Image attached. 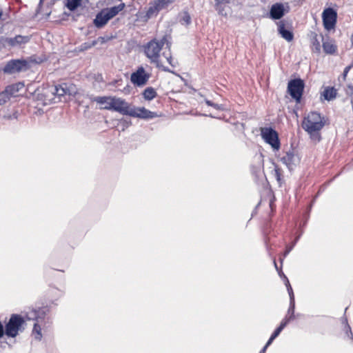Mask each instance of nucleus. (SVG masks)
Returning a JSON list of instances; mask_svg holds the SVG:
<instances>
[{
    "label": "nucleus",
    "mask_w": 353,
    "mask_h": 353,
    "mask_svg": "<svg viewBox=\"0 0 353 353\" xmlns=\"http://www.w3.org/2000/svg\"><path fill=\"white\" fill-rule=\"evenodd\" d=\"M157 4L159 8L162 10L168 7L170 4L174 2V0H154Z\"/></svg>",
    "instance_id": "nucleus-29"
},
{
    "label": "nucleus",
    "mask_w": 353,
    "mask_h": 353,
    "mask_svg": "<svg viewBox=\"0 0 353 353\" xmlns=\"http://www.w3.org/2000/svg\"><path fill=\"white\" fill-rule=\"evenodd\" d=\"M6 41L8 42V46L17 47L28 43L30 41V37L17 35L14 37H8V40Z\"/></svg>",
    "instance_id": "nucleus-15"
},
{
    "label": "nucleus",
    "mask_w": 353,
    "mask_h": 353,
    "mask_svg": "<svg viewBox=\"0 0 353 353\" xmlns=\"http://www.w3.org/2000/svg\"><path fill=\"white\" fill-rule=\"evenodd\" d=\"M345 323H347V319L345 320ZM346 333L347 334V336H350L351 337V339H353V334L351 331V328L350 327V325L348 324H347V331H346Z\"/></svg>",
    "instance_id": "nucleus-39"
},
{
    "label": "nucleus",
    "mask_w": 353,
    "mask_h": 353,
    "mask_svg": "<svg viewBox=\"0 0 353 353\" xmlns=\"http://www.w3.org/2000/svg\"><path fill=\"white\" fill-rule=\"evenodd\" d=\"M348 88L350 90V95L351 98L353 97V85H348Z\"/></svg>",
    "instance_id": "nucleus-46"
},
{
    "label": "nucleus",
    "mask_w": 353,
    "mask_h": 353,
    "mask_svg": "<svg viewBox=\"0 0 353 353\" xmlns=\"http://www.w3.org/2000/svg\"><path fill=\"white\" fill-rule=\"evenodd\" d=\"M285 317L291 321L294 320L296 319L294 311L288 309Z\"/></svg>",
    "instance_id": "nucleus-35"
},
{
    "label": "nucleus",
    "mask_w": 353,
    "mask_h": 353,
    "mask_svg": "<svg viewBox=\"0 0 353 353\" xmlns=\"http://www.w3.org/2000/svg\"><path fill=\"white\" fill-rule=\"evenodd\" d=\"M322 38H323V36ZM322 47L324 52L328 54H334L337 50V46L335 44V42L333 40L330 39L328 37L326 39H323Z\"/></svg>",
    "instance_id": "nucleus-17"
},
{
    "label": "nucleus",
    "mask_w": 353,
    "mask_h": 353,
    "mask_svg": "<svg viewBox=\"0 0 353 353\" xmlns=\"http://www.w3.org/2000/svg\"><path fill=\"white\" fill-rule=\"evenodd\" d=\"M82 0H66L65 6L70 11L75 10L81 6Z\"/></svg>",
    "instance_id": "nucleus-27"
},
{
    "label": "nucleus",
    "mask_w": 353,
    "mask_h": 353,
    "mask_svg": "<svg viewBox=\"0 0 353 353\" xmlns=\"http://www.w3.org/2000/svg\"><path fill=\"white\" fill-rule=\"evenodd\" d=\"M267 348H268L267 347L264 346V347L261 349V350L259 352V353H265Z\"/></svg>",
    "instance_id": "nucleus-50"
},
{
    "label": "nucleus",
    "mask_w": 353,
    "mask_h": 353,
    "mask_svg": "<svg viewBox=\"0 0 353 353\" xmlns=\"http://www.w3.org/2000/svg\"><path fill=\"white\" fill-rule=\"evenodd\" d=\"M324 99L328 101L333 100L336 96V90L333 87H327L323 92Z\"/></svg>",
    "instance_id": "nucleus-24"
},
{
    "label": "nucleus",
    "mask_w": 353,
    "mask_h": 353,
    "mask_svg": "<svg viewBox=\"0 0 353 353\" xmlns=\"http://www.w3.org/2000/svg\"><path fill=\"white\" fill-rule=\"evenodd\" d=\"M43 311L39 309L38 311L34 310L32 311L31 314V316L28 317V319H32L36 321V322L34 323V327H33V334H34V336L37 339H41L42 337L41 334V326L39 325V323H42L43 318L42 317V315L43 314Z\"/></svg>",
    "instance_id": "nucleus-12"
},
{
    "label": "nucleus",
    "mask_w": 353,
    "mask_h": 353,
    "mask_svg": "<svg viewBox=\"0 0 353 353\" xmlns=\"http://www.w3.org/2000/svg\"><path fill=\"white\" fill-rule=\"evenodd\" d=\"M5 334V327L3 323L0 321V338L3 337Z\"/></svg>",
    "instance_id": "nucleus-40"
},
{
    "label": "nucleus",
    "mask_w": 353,
    "mask_h": 353,
    "mask_svg": "<svg viewBox=\"0 0 353 353\" xmlns=\"http://www.w3.org/2000/svg\"><path fill=\"white\" fill-rule=\"evenodd\" d=\"M108 100V99H106ZM110 101V99H109ZM110 103L108 107H103V109L113 110L123 115H128L130 110V105L125 100L121 98H117L114 97L113 99H110Z\"/></svg>",
    "instance_id": "nucleus-6"
},
{
    "label": "nucleus",
    "mask_w": 353,
    "mask_h": 353,
    "mask_svg": "<svg viewBox=\"0 0 353 353\" xmlns=\"http://www.w3.org/2000/svg\"><path fill=\"white\" fill-rule=\"evenodd\" d=\"M325 120L321 114L317 112H311L305 117L302 128L310 135V137L315 141H319L321 136L319 131L324 127Z\"/></svg>",
    "instance_id": "nucleus-1"
},
{
    "label": "nucleus",
    "mask_w": 353,
    "mask_h": 353,
    "mask_svg": "<svg viewBox=\"0 0 353 353\" xmlns=\"http://www.w3.org/2000/svg\"><path fill=\"white\" fill-rule=\"evenodd\" d=\"M128 116L148 119L157 117V114L154 112H151L143 107L137 108H130Z\"/></svg>",
    "instance_id": "nucleus-13"
},
{
    "label": "nucleus",
    "mask_w": 353,
    "mask_h": 353,
    "mask_svg": "<svg viewBox=\"0 0 353 353\" xmlns=\"http://www.w3.org/2000/svg\"><path fill=\"white\" fill-rule=\"evenodd\" d=\"M322 19L324 28L327 30H332L336 25L337 13L332 8H325L322 13Z\"/></svg>",
    "instance_id": "nucleus-10"
},
{
    "label": "nucleus",
    "mask_w": 353,
    "mask_h": 353,
    "mask_svg": "<svg viewBox=\"0 0 353 353\" xmlns=\"http://www.w3.org/2000/svg\"><path fill=\"white\" fill-rule=\"evenodd\" d=\"M305 88L303 80L296 78L289 81L288 84V91L292 98L296 102H300Z\"/></svg>",
    "instance_id": "nucleus-5"
},
{
    "label": "nucleus",
    "mask_w": 353,
    "mask_h": 353,
    "mask_svg": "<svg viewBox=\"0 0 353 353\" xmlns=\"http://www.w3.org/2000/svg\"><path fill=\"white\" fill-rule=\"evenodd\" d=\"M6 40H8V37H1L0 38V50L6 46H8V42Z\"/></svg>",
    "instance_id": "nucleus-34"
},
{
    "label": "nucleus",
    "mask_w": 353,
    "mask_h": 353,
    "mask_svg": "<svg viewBox=\"0 0 353 353\" xmlns=\"http://www.w3.org/2000/svg\"><path fill=\"white\" fill-rule=\"evenodd\" d=\"M15 97L12 92L6 87L5 89L0 92V106H3L8 103L12 97Z\"/></svg>",
    "instance_id": "nucleus-23"
},
{
    "label": "nucleus",
    "mask_w": 353,
    "mask_h": 353,
    "mask_svg": "<svg viewBox=\"0 0 353 353\" xmlns=\"http://www.w3.org/2000/svg\"><path fill=\"white\" fill-rule=\"evenodd\" d=\"M143 96L145 100L150 101L157 97V92L153 88L148 87L144 90Z\"/></svg>",
    "instance_id": "nucleus-25"
},
{
    "label": "nucleus",
    "mask_w": 353,
    "mask_h": 353,
    "mask_svg": "<svg viewBox=\"0 0 353 353\" xmlns=\"http://www.w3.org/2000/svg\"><path fill=\"white\" fill-rule=\"evenodd\" d=\"M252 172L257 176H259L263 173V170L261 167L256 168H254V170L253 169Z\"/></svg>",
    "instance_id": "nucleus-38"
},
{
    "label": "nucleus",
    "mask_w": 353,
    "mask_h": 353,
    "mask_svg": "<svg viewBox=\"0 0 353 353\" xmlns=\"http://www.w3.org/2000/svg\"><path fill=\"white\" fill-rule=\"evenodd\" d=\"M285 327H284L283 325L281 324L279 325V326L277 327L278 329H280L281 331H282Z\"/></svg>",
    "instance_id": "nucleus-51"
},
{
    "label": "nucleus",
    "mask_w": 353,
    "mask_h": 353,
    "mask_svg": "<svg viewBox=\"0 0 353 353\" xmlns=\"http://www.w3.org/2000/svg\"><path fill=\"white\" fill-rule=\"evenodd\" d=\"M109 20V18L107 17V15L102 10L97 14L96 17L93 21V23L96 28H101L108 22Z\"/></svg>",
    "instance_id": "nucleus-18"
},
{
    "label": "nucleus",
    "mask_w": 353,
    "mask_h": 353,
    "mask_svg": "<svg viewBox=\"0 0 353 353\" xmlns=\"http://www.w3.org/2000/svg\"><path fill=\"white\" fill-rule=\"evenodd\" d=\"M272 342H273V341L271 340L270 339H269L265 346L268 347L269 345H270L272 344Z\"/></svg>",
    "instance_id": "nucleus-48"
},
{
    "label": "nucleus",
    "mask_w": 353,
    "mask_h": 353,
    "mask_svg": "<svg viewBox=\"0 0 353 353\" xmlns=\"http://www.w3.org/2000/svg\"><path fill=\"white\" fill-rule=\"evenodd\" d=\"M167 41L166 37H163L161 40L152 39L144 46V52L146 57L150 60L151 63H156L157 67L161 68L159 63L160 52Z\"/></svg>",
    "instance_id": "nucleus-2"
},
{
    "label": "nucleus",
    "mask_w": 353,
    "mask_h": 353,
    "mask_svg": "<svg viewBox=\"0 0 353 353\" xmlns=\"http://www.w3.org/2000/svg\"><path fill=\"white\" fill-rule=\"evenodd\" d=\"M300 238V236H298L296 237V239H294V241L292 242V245H294V246L296 245V243H297V241H299Z\"/></svg>",
    "instance_id": "nucleus-49"
},
{
    "label": "nucleus",
    "mask_w": 353,
    "mask_h": 353,
    "mask_svg": "<svg viewBox=\"0 0 353 353\" xmlns=\"http://www.w3.org/2000/svg\"><path fill=\"white\" fill-rule=\"evenodd\" d=\"M95 44H96V42H95V41H94V42H93V43H92V45H93V46H94Z\"/></svg>",
    "instance_id": "nucleus-57"
},
{
    "label": "nucleus",
    "mask_w": 353,
    "mask_h": 353,
    "mask_svg": "<svg viewBox=\"0 0 353 353\" xmlns=\"http://www.w3.org/2000/svg\"><path fill=\"white\" fill-rule=\"evenodd\" d=\"M272 342H273V341L271 340L270 339H269L265 346L268 347L269 345H270L272 344Z\"/></svg>",
    "instance_id": "nucleus-47"
},
{
    "label": "nucleus",
    "mask_w": 353,
    "mask_h": 353,
    "mask_svg": "<svg viewBox=\"0 0 353 353\" xmlns=\"http://www.w3.org/2000/svg\"><path fill=\"white\" fill-rule=\"evenodd\" d=\"M284 6L281 3L273 4L270 10L269 17L273 20L281 19L285 14Z\"/></svg>",
    "instance_id": "nucleus-14"
},
{
    "label": "nucleus",
    "mask_w": 353,
    "mask_h": 353,
    "mask_svg": "<svg viewBox=\"0 0 353 353\" xmlns=\"http://www.w3.org/2000/svg\"><path fill=\"white\" fill-rule=\"evenodd\" d=\"M161 10L153 0L149 3L145 15L144 16V20L147 21L150 19L157 17Z\"/></svg>",
    "instance_id": "nucleus-16"
},
{
    "label": "nucleus",
    "mask_w": 353,
    "mask_h": 353,
    "mask_svg": "<svg viewBox=\"0 0 353 353\" xmlns=\"http://www.w3.org/2000/svg\"><path fill=\"white\" fill-rule=\"evenodd\" d=\"M278 32L281 36L288 42L292 41L294 39L293 32L291 30L286 29L285 24L282 21L279 24Z\"/></svg>",
    "instance_id": "nucleus-20"
},
{
    "label": "nucleus",
    "mask_w": 353,
    "mask_h": 353,
    "mask_svg": "<svg viewBox=\"0 0 353 353\" xmlns=\"http://www.w3.org/2000/svg\"><path fill=\"white\" fill-rule=\"evenodd\" d=\"M205 103L208 105L213 107L216 110H223V105L221 104L215 103H213L212 101H211L210 100H207V99L205 100Z\"/></svg>",
    "instance_id": "nucleus-33"
},
{
    "label": "nucleus",
    "mask_w": 353,
    "mask_h": 353,
    "mask_svg": "<svg viewBox=\"0 0 353 353\" xmlns=\"http://www.w3.org/2000/svg\"><path fill=\"white\" fill-rule=\"evenodd\" d=\"M281 332V331L280 330V329L276 328L272 334H275V336L277 337Z\"/></svg>",
    "instance_id": "nucleus-44"
},
{
    "label": "nucleus",
    "mask_w": 353,
    "mask_h": 353,
    "mask_svg": "<svg viewBox=\"0 0 353 353\" xmlns=\"http://www.w3.org/2000/svg\"><path fill=\"white\" fill-rule=\"evenodd\" d=\"M62 295V292L57 288L50 286L48 289L46 296H47L48 301L52 303H54Z\"/></svg>",
    "instance_id": "nucleus-19"
},
{
    "label": "nucleus",
    "mask_w": 353,
    "mask_h": 353,
    "mask_svg": "<svg viewBox=\"0 0 353 353\" xmlns=\"http://www.w3.org/2000/svg\"><path fill=\"white\" fill-rule=\"evenodd\" d=\"M350 68H351L350 66H347L345 68L343 74L344 78H345V77L347 76Z\"/></svg>",
    "instance_id": "nucleus-42"
},
{
    "label": "nucleus",
    "mask_w": 353,
    "mask_h": 353,
    "mask_svg": "<svg viewBox=\"0 0 353 353\" xmlns=\"http://www.w3.org/2000/svg\"><path fill=\"white\" fill-rule=\"evenodd\" d=\"M113 98L114 97H97L94 98V101H96L97 103L104 104V107H108L109 103H110L111 101L107 100L106 99H113Z\"/></svg>",
    "instance_id": "nucleus-28"
},
{
    "label": "nucleus",
    "mask_w": 353,
    "mask_h": 353,
    "mask_svg": "<svg viewBox=\"0 0 353 353\" xmlns=\"http://www.w3.org/2000/svg\"><path fill=\"white\" fill-rule=\"evenodd\" d=\"M294 248V245H288L286 246L285 250L284 252V257H285Z\"/></svg>",
    "instance_id": "nucleus-36"
},
{
    "label": "nucleus",
    "mask_w": 353,
    "mask_h": 353,
    "mask_svg": "<svg viewBox=\"0 0 353 353\" xmlns=\"http://www.w3.org/2000/svg\"><path fill=\"white\" fill-rule=\"evenodd\" d=\"M124 3H121L118 6H113L111 8H108L103 9L107 17L110 20L112 18L115 17L120 11H121L124 8Z\"/></svg>",
    "instance_id": "nucleus-22"
},
{
    "label": "nucleus",
    "mask_w": 353,
    "mask_h": 353,
    "mask_svg": "<svg viewBox=\"0 0 353 353\" xmlns=\"http://www.w3.org/2000/svg\"><path fill=\"white\" fill-rule=\"evenodd\" d=\"M288 309L295 311V299H290V305H289Z\"/></svg>",
    "instance_id": "nucleus-37"
},
{
    "label": "nucleus",
    "mask_w": 353,
    "mask_h": 353,
    "mask_svg": "<svg viewBox=\"0 0 353 353\" xmlns=\"http://www.w3.org/2000/svg\"><path fill=\"white\" fill-rule=\"evenodd\" d=\"M290 321H292L285 316V318L281 322V324L283 325L284 327H285Z\"/></svg>",
    "instance_id": "nucleus-41"
},
{
    "label": "nucleus",
    "mask_w": 353,
    "mask_h": 353,
    "mask_svg": "<svg viewBox=\"0 0 353 353\" xmlns=\"http://www.w3.org/2000/svg\"><path fill=\"white\" fill-rule=\"evenodd\" d=\"M181 24L189 25L191 23V17L188 12H183V16L181 19Z\"/></svg>",
    "instance_id": "nucleus-30"
},
{
    "label": "nucleus",
    "mask_w": 353,
    "mask_h": 353,
    "mask_svg": "<svg viewBox=\"0 0 353 353\" xmlns=\"http://www.w3.org/2000/svg\"><path fill=\"white\" fill-rule=\"evenodd\" d=\"M274 265L275 268L278 271V273H279V276L281 278H283V280H284L285 285V286L287 288V290H288L290 299H294V295L293 290H292V286H291V285L290 283V281H289L288 279L287 278V276L283 274L282 270L279 269L275 259H274Z\"/></svg>",
    "instance_id": "nucleus-21"
},
{
    "label": "nucleus",
    "mask_w": 353,
    "mask_h": 353,
    "mask_svg": "<svg viewBox=\"0 0 353 353\" xmlns=\"http://www.w3.org/2000/svg\"><path fill=\"white\" fill-rule=\"evenodd\" d=\"M23 318L19 314H12L5 325V334L8 337L14 338L23 330Z\"/></svg>",
    "instance_id": "nucleus-4"
},
{
    "label": "nucleus",
    "mask_w": 353,
    "mask_h": 353,
    "mask_svg": "<svg viewBox=\"0 0 353 353\" xmlns=\"http://www.w3.org/2000/svg\"><path fill=\"white\" fill-rule=\"evenodd\" d=\"M261 137L264 141L271 145L274 150L280 148V141L278 133L272 128H265L261 130Z\"/></svg>",
    "instance_id": "nucleus-7"
},
{
    "label": "nucleus",
    "mask_w": 353,
    "mask_h": 353,
    "mask_svg": "<svg viewBox=\"0 0 353 353\" xmlns=\"http://www.w3.org/2000/svg\"><path fill=\"white\" fill-rule=\"evenodd\" d=\"M44 0H40V2H39V6H41L42 4V3L43 2Z\"/></svg>",
    "instance_id": "nucleus-55"
},
{
    "label": "nucleus",
    "mask_w": 353,
    "mask_h": 353,
    "mask_svg": "<svg viewBox=\"0 0 353 353\" xmlns=\"http://www.w3.org/2000/svg\"><path fill=\"white\" fill-rule=\"evenodd\" d=\"M67 93V90L62 85H48L46 87V101H49L50 103L56 102L55 99H59L61 97L64 96Z\"/></svg>",
    "instance_id": "nucleus-8"
},
{
    "label": "nucleus",
    "mask_w": 353,
    "mask_h": 353,
    "mask_svg": "<svg viewBox=\"0 0 353 353\" xmlns=\"http://www.w3.org/2000/svg\"><path fill=\"white\" fill-rule=\"evenodd\" d=\"M280 161L291 172L294 170L296 166L299 163L300 158L293 150H289L280 158Z\"/></svg>",
    "instance_id": "nucleus-9"
},
{
    "label": "nucleus",
    "mask_w": 353,
    "mask_h": 353,
    "mask_svg": "<svg viewBox=\"0 0 353 353\" xmlns=\"http://www.w3.org/2000/svg\"><path fill=\"white\" fill-rule=\"evenodd\" d=\"M351 42H352V44L353 46V32H352V34L351 36Z\"/></svg>",
    "instance_id": "nucleus-54"
},
{
    "label": "nucleus",
    "mask_w": 353,
    "mask_h": 353,
    "mask_svg": "<svg viewBox=\"0 0 353 353\" xmlns=\"http://www.w3.org/2000/svg\"><path fill=\"white\" fill-rule=\"evenodd\" d=\"M166 59H167L168 62L171 65H172V66H173V64H172V57H171V56H169V57H168Z\"/></svg>",
    "instance_id": "nucleus-45"
},
{
    "label": "nucleus",
    "mask_w": 353,
    "mask_h": 353,
    "mask_svg": "<svg viewBox=\"0 0 353 353\" xmlns=\"http://www.w3.org/2000/svg\"><path fill=\"white\" fill-rule=\"evenodd\" d=\"M216 9L218 11L219 14L226 15V13H223V9H221L219 6H216Z\"/></svg>",
    "instance_id": "nucleus-43"
},
{
    "label": "nucleus",
    "mask_w": 353,
    "mask_h": 353,
    "mask_svg": "<svg viewBox=\"0 0 353 353\" xmlns=\"http://www.w3.org/2000/svg\"><path fill=\"white\" fill-rule=\"evenodd\" d=\"M150 77V74L147 73L145 69L141 66L132 73L130 81L134 85L141 87L147 83Z\"/></svg>",
    "instance_id": "nucleus-11"
},
{
    "label": "nucleus",
    "mask_w": 353,
    "mask_h": 353,
    "mask_svg": "<svg viewBox=\"0 0 353 353\" xmlns=\"http://www.w3.org/2000/svg\"><path fill=\"white\" fill-rule=\"evenodd\" d=\"M163 70H164L165 72H170V70L168 68H165V67H163Z\"/></svg>",
    "instance_id": "nucleus-53"
},
{
    "label": "nucleus",
    "mask_w": 353,
    "mask_h": 353,
    "mask_svg": "<svg viewBox=\"0 0 353 353\" xmlns=\"http://www.w3.org/2000/svg\"><path fill=\"white\" fill-rule=\"evenodd\" d=\"M33 62L32 58L11 59L5 64L3 72L7 74L25 72L30 69Z\"/></svg>",
    "instance_id": "nucleus-3"
},
{
    "label": "nucleus",
    "mask_w": 353,
    "mask_h": 353,
    "mask_svg": "<svg viewBox=\"0 0 353 353\" xmlns=\"http://www.w3.org/2000/svg\"><path fill=\"white\" fill-rule=\"evenodd\" d=\"M312 46L316 52H320L321 51V44L319 41L317 39V35L315 34L312 39Z\"/></svg>",
    "instance_id": "nucleus-31"
},
{
    "label": "nucleus",
    "mask_w": 353,
    "mask_h": 353,
    "mask_svg": "<svg viewBox=\"0 0 353 353\" xmlns=\"http://www.w3.org/2000/svg\"><path fill=\"white\" fill-rule=\"evenodd\" d=\"M25 85L23 82H18L11 85H8L6 87L12 92V93L16 97L17 94L24 88Z\"/></svg>",
    "instance_id": "nucleus-26"
},
{
    "label": "nucleus",
    "mask_w": 353,
    "mask_h": 353,
    "mask_svg": "<svg viewBox=\"0 0 353 353\" xmlns=\"http://www.w3.org/2000/svg\"><path fill=\"white\" fill-rule=\"evenodd\" d=\"M276 338V336L274 334H272L271 336L270 337V339L272 341H274Z\"/></svg>",
    "instance_id": "nucleus-52"
},
{
    "label": "nucleus",
    "mask_w": 353,
    "mask_h": 353,
    "mask_svg": "<svg viewBox=\"0 0 353 353\" xmlns=\"http://www.w3.org/2000/svg\"><path fill=\"white\" fill-rule=\"evenodd\" d=\"M300 316H301V314H297L296 315V318H299V317H300Z\"/></svg>",
    "instance_id": "nucleus-56"
},
{
    "label": "nucleus",
    "mask_w": 353,
    "mask_h": 353,
    "mask_svg": "<svg viewBox=\"0 0 353 353\" xmlns=\"http://www.w3.org/2000/svg\"><path fill=\"white\" fill-rule=\"evenodd\" d=\"M274 175L276 179V181L279 182V183L281 185V176H282V171L280 168H279L277 165H275L274 167Z\"/></svg>",
    "instance_id": "nucleus-32"
}]
</instances>
